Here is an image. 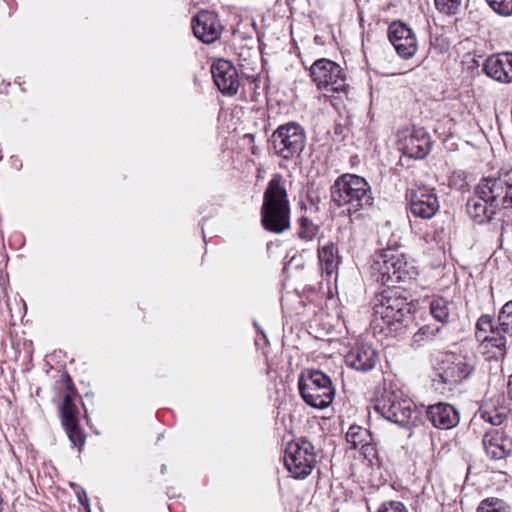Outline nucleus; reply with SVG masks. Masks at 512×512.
<instances>
[{
    "label": "nucleus",
    "instance_id": "nucleus-1",
    "mask_svg": "<svg viewBox=\"0 0 512 512\" xmlns=\"http://www.w3.org/2000/svg\"><path fill=\"white\" fill-rule=\"evenodd\" d=\"M331 201L350 220L360 219L374 206V196L368 181L356 174L345 173L336 178L330 188Z\"/></svg>",
    "mask_w": 512,
    "mask_h": 512
},
{
    "label": "nucleus",
    "instance_id": "nucleus-2",
    "mask_svg": "<svg viewBox=\"0 0 512 512\" xmlns=\"http://www.w3.org/2000/svg\"><path fill=\"white\" fill-rule=\"evenodd\" d=\"M261 223L266 230L274 233L288 229L287 191L285 180L278 173L273 175L264 192Z\"/></svg>",
    "mask_w": 512,
    "mask_h": 512
},
{
    "label": "nucleus",
    "instance_id": "nucleus-3",
    "mask_svg": "<svg viewBox=\"0 0 512 512\" xmlns=\"http://www.w3.org/2000/svg\"><path fill=\"white\" fill-rule=\"evenodd\" d=\"M371 271L376 282L390 288L398 283H406L417 275L416 268L405 255L392 248L383 249L375 255Z\"/></svg>",
    "mask_w": 512,
    "mask_h": 512
},
{
    "label": "nucleus",
    "instance_id": "nucleus-4",
    "mask_svg": "<svg viewBox=\"0 0 512 512\" xmlns=\"http://www.w3.org/2000/svg\"><path fill=\"white\" fill-rule=\"evenodd\" d=\"M411 304L397 289L383 290L375 297L373 306L374 322L381 320L391 330H397L411 314Z\"/></svg>",
    "mask_w": 512,
    "mask_h": 512
},
{
    "label": "nucleus",
    "instance_id": "nucleus-5",
    "mask_svg": "<svg viewBox=\"0 0 512 512\" xmlns=\"http://www.w3.org/2000/svg\"><path fill=\"white\" fill-rule=\"evenodd\" d=\"M301 397L313 408H327L335 396V388L329 376L320 370H307L298 380Z\"/></svg>",
    "mask_w": 512,
    "mask_h": 512
},
{
    "label": "nucleus",
    "instance_id": "nucleus-6",
    "mask_svg": "<svg viewBox=\"0 0 512 512\" xmlns=\"http://www.w3.org/2000/svg\"><path fill=\"white\" fill-rule=\"evenodd\" d=\"M476 366L473 356L447 355L439 365L437 378L433 379V386L436 390H452L471 376Z\"/></svg>",
    "mask_w": 512,
    "mask_h": 512
},
{
    "label": "nucleus",
    "instance_id": "nucleus-7",
    "mask_svg": "<svg viewBox=\"0 0 512 512\" xmlns=\"http://www.w3.org/2000/svg\"><path fill=\"white\" fill-rule=\"evenodd\" d=\"M475 194L498 210L512 207V169L501 171L496 177L482 178Z\"/></svg>",
    "mask_w": 512,
    "mask_h": 512
},
{
    "label": "nucleus",
    "instance_id": "nucleus-8",
    "mask_svg": "<svg viewBox=\"0 0 512 512\" xmlns=\"http://www.w3.org/2000/svg\"><path fill=\"white\" fill-rule=\"evenodd\" d=\"M374 408L382 417L402 427L409 426L417 418L414 403L400 391H386Z\"/></svg>",
    "mask_w": 512,
    "mask_h": 512
},
{
    "label": "nucleus",
    "instance_id": "nucleus-9",
    "mask_svg": "<svg viewBox=\"0 0 512 512\" xmlns=\"http://www.w3.org/2000/svg\"><path fill=\"white\" fill-rule=\"evenodd\" d=\"M310 75L320 90L331 92L344 91L346 75L336 62L322 58L313 63Z\"/></svg>",
    "mask_w": 512,
    "mask_h": 512
},
{
    "label": "nucleus",
    "instance_id": "nucleus-10",
    "mask_svg": "<svg viewBox=\"0 0 512 512\" xmlns=\"http://www.w3.org/2000/svg\"><path fill=\"white\" fill-rule=\"evenodd\" d=\"M66 387L68 392L64 395L63 403L60 409L62 425L66 434L74 446L81 447L84 445V434L78 426V409L74 404V398L77 394L72 384V380L68 374L65 375Z\"/></svg>",
    "mask_w": 512,
    "mask_h": 512
},
{
    "label": "nucleus",
    "instance_id": "nucleus-11",
    "mask_svg": "<svg viewBox=\"0 0 512 512\" xmlns=\"http://www.w3.org/2000/svg\"><path fill=\"white\" fill-rule=\"evenodd\" d=\"M409 212L415 218L429 220L440 209L439 199L435 188L422 186L410 190L407 194Z\"/></svg>",
    "mask_w": 512,
    "mask_h": 512
},
{
    "label": "nucleus",
    "instance_id": "nucleus-12",
    "mask_svg": "<svg viewBox=\"0 0 512 512\" xmlns=\"http://www.w3.org/2000/svg\"><path fill=\"white\" fill-rule=\"evenodd\" d=\"M398 145L402 153L413 159H424L431 151L432 140L422 127H412L398 134Z\"/></svg>",
    "mask_w": 512,
    "mask_h": 512
},
{
    "label": "nucleus",
    "instance_id": "nucleus-13",
    "mask_svg": "<svg viewBox=\"0 0 512 512\" xmlns=\"http://www.w3.org/2000/svg\"><path fill=\"white\" fill-rule=\"evenodd\" d=\"M484 342L497 348L501 355L512 346V300L502 306L498 314V325L492 335L484 338Z\"/></svg>",
    "mask_w": 512,
    "mask_h": 512
},
{
    "label": "nucleus",
    "instance_id": "nucleus-14",
    "mask_svg": "<svg viewBox=\"0 0 512 512\" xmlns=\"http://www.w3.org/2000/svg\"><path fill=\"white\" fill-rule=\"evenodd\" d=\"M388 38L397 54L403 59L413 57L417 51L415 33L405 23L394 21L388 27Z\"/></svg>",
    "mask_w": 512,
    "mask_h": 512
},
{
    "label": "nucleus",
    "instance_id": "nucleus-15",
    "mask_svg": "<svg viewBox=\"0 0 512 512\" xmlns=\"http://www.w3.org/2000/svg\"><path fill=\"white\" fill-rule=\"evenodd\" d=\"M211 73L215 85L225 96L237 94L240 81L237 69L232 63L225 59H218L211 66Z\"/></svg>",
    "mask_w": 512,
    "mask_h": 512
},
{
    "label": "nucleus",
    "instance_id": "nucleus-16",
    "mask_svg": "<svg viewBox=\"0 0 512 512\" xmlns=\"http://www.w3.org/2000/svg\"><path fill=\"white\" fill-rule=\"evenodd\" d=\"M192 29L199 40L204 43H213L220 37L222 25L214 12L200 11L192 20Z\"/></svg>",
    "mask_w": 512,
    "mask_h": 512
},
{
    "label": "nucleus",
    "instance_id": "nucleus-17",
    "mask_svg": "<svg viewBox=\"0 0 512 512\" xmlns=\"http://www.w3.org/2000/svg\"><path fill=\"white\" fill-rule=\"evenodd\" d=\"M379 360L378 353L368 343H357L345 356V363L348 367L368 372L372 370Z\"/></svg>",
    "mask_w": 512,
    "mask_h": 512
},
{
    "label": "nucleus",
    "instance_id": "nucleus-18",
    "mask_svg": "<svg viewBox=\"0 0 512 512\" xmlns=\"http://www.w3.org/2000/svg\"><path fill=\"white\" fill-rule=\"evenodd\" d=\"M484 72L501 83L512 82V53L504 52L489 56L483 65Z\"/></svg>",
    "mask_w": 512,
    "mask_h": 512
},
{
    "label": "nucleus",
    "instance_id": "nucleus-19",
    "mask_svg": "<svg viewBox=\"0 0 512 512\" xmlns=\"http://www.w3.org/2000/svg\"><path fill=\"white\" fill-rule=\"evenodd\" d=\"M426 414L432 424L439 429H452L460 421L458 410L448 403L439 402L430 405Z\"/></svg>",
    "mask_w": 512,
    "mask_h": 512
},
{
    "label": "nucleus",
    "instance_id": "nucleus-20",
    "mask_svg": "<svg viewBox=\"0 0 512 512\" xmlns=\"http://www.w3.org/2000/svg\"><path fill=\"white\" fill-rule=\"evenodd\" d=\"M502 401L501 396L485 401L478 411L480 417L493 426L501 425L508 415V410Z\"/></svg>",
    "mask_w": 512,
    "mask_h": 512
},
{
    "label": "nucleus",
    "instance_id": "nucleus-21",
    "mask_svg": "<svg viewBox=\"0 0 512 512\" xmlns=\"http://www.w3.org/2000/svg\"><path fill=\"white\" fill-rule=\"evenodd\" d=\"M290 474L294 478H304L308 476L316 462V454L313 450H295V454L290 457Z\"/></svg>",
    "mask_w": 512,
    "mask_h": 512
},
{
    "label": "nucleus",
    "instance_id": "nucleus-22",
    "mask_svg": "<svg viewBox=\"0 0 512 512\" xmlns=\"http://www.w3.org/2000/svg\"><path fill=\"white\" fill-rule=\"evenodd\" d=\"M466 208L470 217L478 223L491 220L498 211L496 207H492L475 193L474 196L467 201Z\"/></svg>",
    "mask_w": 512,
    "mask_h": 512
},
{
    "label": "nucleus",
    "instance_id": "nucleus-23",
    "mask_svg": "<svg viewBox=\"0 0 512 512\" xmlns=\"http://www.w3.org/2000/svg\"><path fill=\"white\" fill-rule=\"evenodd\" d=\"M346 440L351 448H368L376 445L372 433L361 426L352 425L346 433Z\"/></svg>",
    "mask_w": 512,
    "mask_h": 512
},
{
    "label": "nucleus",
    "instance_id": "nucleus-24",
    "mask_svg": "<svg viewBox=\"0 0 512 512\" xmlns=\"http://www.w3.org/2000/svg\"><path fill=\"white\" fill-rule=\"evenodd\" d=\"M318 257L322 270L327 275H331L337 269L339 264V256L336 245L332 243L324 245L319 249Z\"/></svg>",
    "mask_w": 512,
    "mask_h": 512
},
{
    "label": "nucleus",
    "instance_id": "nucleus-25",
    "mask_svg": "<svg viewBox=\"0 0 512 512\" xmlns=\"http://www.w3.org/2000/svg\"><path fill=\"white\" fill-rule=\"evenodd\" d=\"M269 149L272 153L287 159L284 152L288 149V123L280 125L269 140Z\"/></svg>",
    "mask_w": 512,
    "mask_h": 512
},
{
    "label": "nucleus",
    "instance_id": "nucleus-26",
    "mask_svg": "<svg viewBox=\"0 0 512 512\" xmlns=\"http://www.w3.org/2000/svg\"><path fill=\"white\" fill-rule=\"evenodd\" d=\"M485 452L487 455L486 466L493 472L505 473L510 450H485Z\"/></svg>",
    "mask_w": 512,
    "mask_h": 512
},
{
    "label": "nucleus",
    "instance_id": "nucleus-27",
    "mask_svg": "<svg viewBox=\"0 0 512 512\" xmlns=\"http://www.w3.org/2000/svg\"><path fill=\"white\" fill-rule=\"evenodd\" d=\"M306 144V134L304 129L295 122L290 121V157L294 154L297 156L305 148Z\"/></svg>",
    "mask_w": 512,
    "mask_h": 512
},
{
    "label": "nucleus",
    "instance_id": "nucleus-28",
    "mask_svg": "<svg viewBox=\"0 0 512 512\" xmlns=\"http://www.w3.org/2000/svg\"><path fill=\"white\" fill-rule=\"evenodd\" d=\"M449 305V302L442 297L433 299L430 303L433 318L440 323L447 322L450 314Z\"/></svg>",
    "mask_w": 512,
    "mask_h": 512
},
{
    "label": "nucleus",
    "instance_id": "nucleus-29",
    "mask_svg": "<svg viewBox=\"0 0 512 512\" xmlns=\"http://www.w3.org/2000/svg\"><path fill=\"white\" fill-rule=\"evenodd\" d=\"M441 330L440 326L423 325L412 337V346L420 347L424 342L432 340Z\"/></svg>",
    "mask_w": 512,
    "mask_h": 512
},
{
    "label": "nucleus",
    "instance_id": "nucleus-30",
    "mask_svg": "<svg viewBox=\"0 0 512 512\" xmlns=\"http://www.w3.org/2000/svg\"><path fill=\"white\" fill-rule=\"evenodd\" d=\"M477 512H510L507 504L495 497L486 498L481 501Z\"/></svg>",
    "mask_w": 512,
    "mask_h": 512
},
{
    "label": "nucleus",
    "instance_id": "nucleus-31",
    "mask_svg": "<svg viewBox=\"0 0 512 512\" xmlns=\"http://www.w3.org/2000/svg\"><path fill=\"white\" fill-rule=\"evenodd\" d=\"M482 443L484 448H505L506 446L503 434L495 429L485 433Z\"/></svg>",
    "mask_w": 512,
    "mask_h": 512
},
{
    "label": "nucleus",
    "instance_id": "nucleus-32",
    "mask_svg": "<svg viewBox=\"0 0 512 512\" xmlns=\"http://www.w3.org/2000/svg\"><path fill=\"white\" fill-rule=\"evenodd\" d=\"M436 9L446 15H455L458 13L461 0H434Z\"/></svg>",
    "mask_w": 512,
    "mask_h": 512
},
{
    "label": "nucleus",
    "instance_id": "nucleus-33",
    "mask_svg": "<svg viewBox=\"0 0 512 512\" xmlns=\"http://www.w3.org/2000/svg\"><path fill=\"white\" fill-rule=\"evenodd\" d=\"M486 2L498 15L504 17L512 15V0H486Z\"/></svg>",
    "mask_w": 512,
    "mask_h": 512
},
{
    "label": "nucleus",
    "instance_id": "nucleus-34",
    "mask_svg": "<svg viewBox=\"0 0 512 512\" xmlns=\"http://www.w3.org/2000/svg\"><path fill=\"white\" fill-rule=\"evenodd\" d=\"M299 224L300 230L298 232V236L304 240H311L315 236L316 226L310 219L304 216L299 219Z\"/></svg>",
    "mask_w": 512,
    "mask_h": 512
},
{
    "label": "nucleus",
    "instance_id": "nucleus-35",
    "mask_svg": "<svg viewBox=\"0 0 512 512\" xmlns=\"http://www.w3.org/2000/svg\"><path fill=\"white\" fill-rule=\"evenodd\" d=\"M377 512H408V510L402 502L391 500L383 502Z\"/></svg>",
    "mask_w": 512,
    "mask_h": 512
},
{
    "label": "nucleus",
    "instance_id": "nucleus-36",
    "mask_svg": "<svg viewBox=\"0 0 512 512\" xmlns=\"http://www.w3.org/2000/svg\"><path fill=\"white\" fill-rule=\"evenodd\" d=\"M476 327L480 331H490V335H492V331L495 330L496 326L493 325V318L490 315L484 314L482 315L477 323Z\"/></svg>",
    "mask_w": 512,
    "mask_h": 512
},
{
    "label": "nucleus",
    "instance_id": "nucleus-37",
    "mask_svg": "<svg viewBox=\"0 0 512 512\" xmlns=\"http://www.w3.org/2000/svg\"><path fill=\"white\" fill-rule=\"evenodd\" d=\"M467 18H468V21L477 25V26H480L482 25L483 21H484V17L482 15V12L475 8V9H470L467 13Z\"/></svg>",
    "mask_w": 512,
    "mask_h": 512
},
{
    "label": "nucleus",
    "instance_id": "nucleus-38",
    "mask_svg": "<svg viewBox=\"0 0 512 512\" xmlns=\"http://www.w3.org/2000/svg\"><path fill=\"white\" fill-rule=\"evenodd\" d=\"M294 293L300 299V303H302L304 305L305 302L303 299L305 298L306 300H309L310 295L314 293V288L310 285H305V287L302 289V291H300L298 288H295Z\"/></svg>",
    "mask_w": 512,
    "mask_h": 512
},
{
    "label": "nucleus",
    "instance_id": "nucleus-39",
    "mask_svg": "<svg viewBox=\"0 0 512 512\" xmlns=\"http://www.w3.org/2000/svg\"><path fill=\"white\" fill-rule=\"evenodd\" d=\"M290 265H293L296 270L303 269L305 266V260L303 259V255L301 254L300 257H291Z\"/></svg>",
    "mask_w": 512,
    "mask_h": 512
},
{
    "label": "nucleus",
    "instance_id": "nucleus-40",
    "mask_svg": "<svg viewBox=\"0 0 512 512\" xmlns=\"http://www.w3.org/2000/svg\"><path fill=\"white\" fill-rule=\"evenodd\" d=\"M345 130H346V127L344 124L342 123H338L336 122L334 124V127H333V133L335 136H338V137H344V133H345Z\"/></svg>",
    "mask_w": 512,
    "mask_h": 512
},
{
    "label": "nucleus",
    "instance_id": "nucleus-41",
    "mask_svg": "<svg viewBox=\"0 0 512 512\" xmlns=\"http://www.w3.org/2000/svg\"><path fill=\"white\" fill-rule=\"evenodd\" d=\"M283 404H284L283 402H280V403H279V406H278V408H277V409H278V412H277V421H278V422L280 421V422L284 425V424H285V417H286V415H285V413H284V414L281 416V410H285V408H282V405H283Z\"/></svg>",
    "mask_w": 512,
    "mask_h": 512
},
{
    "label": "nucleus",
    "instance_id": "nucleus-42",
    "mask_svg": "<svg viewBox=\"0 0 512 512\" xmlns=\"http://www.w3.org/2000/svg\"><path fill=\"white\" fill-rule=\"evenodd\" d=\"M279 244L278 243H275V242H269L268 245H267V250L269 252V254H272V250L274 247H278Z\"/></svg>",
    "mask_w": 512,
    "mask_h": 512
},
{
    "label": "nucleus",
    "instance_id": "nucleus-43",
    "mask_svg": "<svg viewBox=\"0 0 512 512\" xmlns=\"http://www.w3.org/2000/svg\"><path fill=\"white\" fill-rule=\"evenodd\" d=\"M288 463H289V460H288V450H285V453H284V456H283V464L284 466L288 469Z\"/></svg>",
    "mask_w": 512,
    "mask_h": 512
},
{
    "label": "nucleus",
    "instance_id": "nucleus-44",
    "mask_svg": "<svg viewBox=\"0 0 512 512\" xmlns=\"http://www.w3.org/2000/svg\"><path fill=\"white\" fill-rule=\"evenodd\" d=\"M508 394L512 398V375L509 377L508 380Z\"/></svg>",
    "mask_w": 512,
    "mask_h": 512
},
{
    "label": "nucleus",
    "instance_id": "nucleus-45",
    "mask_svg": "<svg viewBox=\"0 0 512 512\" xmlns=\"http://www.w3.org/2000/svg\"><path fill=\"white\" fill-rule=\"evenodd\" d=\"M305 442H306L305 440H302V443L300 444L299 442H294V440H290V446L294 443L295 448L300 449V448H303L302 445H304Z\"/></svg>",
    "mask_w": 512,
    "mask_h": 512
},
{
    "label": "nucleus",
    "instance_id": "nucleus-46",
    "mask_svg": "<svg viewBox=\"0 0 512 512\" xmlns=\"http://www.w3.org/2000/svg\"><path fill=\"white\" fill-rule=\"evenodd\" d=\"M260 333H261V339L264 341V343L266 344L267 343V337H266V334L264 333L263 330L259 329Z\"/></svg>",
    "mask_w": 512,
    "mask_h": 512
},
{
    "label": "nucleus",
    "instance_id": "nucleus-47",
    "mask_svg": "<svg viewBox=\"0 0 512 512\" xmlns=\"http://www.w3.org/2000/svg\"><path fill=\"white\" fill-rule=\"evenodd\" d=\"M287 268H288V262H284V264H283V273L286 272Z\"/></svg>",
    "mask_w": 512,
    "mask_h": 512
},
{
    "label": "nucleus",
    "instance_id": "nucleus-48",
    "mask_svg": "<svg viewBox=\"0 0 512 512\" xmlns=\"http://www.w3.org/2000/svg\"><path fill=\"white\" fill-rule=\"evenodd\" d=\"M260 340H261V339H260V338H258V337L255 339V344H256V346H258V347L261 345V344H260Z\"/></svg>",
    "mask_w": 512,
    "mask_h": 512
},
{
    "label": "nucleus",
    "instance_id": "nucleus-49",
    "mask_svg": "<svg viewBox=\"0 0 512 512\" xmlns=\"http://www.w3.org/2000/svg\"><path fill=\"white\" fill-rule=\"evenodd\" d=\"M281 167H286L285 164H283L282 162L279 164Z\"/></svg>",
    "mask_w": 512,
    "mask_h": 512
},
{
    "label": "nucleus",
    "instance_id": "nucleus-50",
    "mask_svg": "<svg viewBox=\"0 0 512 512\" xmlns=\"http://www.w3.org/2000/svg\"><path fill=\"white\" fill-rule=\"evenodd\" d=\"M276 392H277V394H280V389H279V388H277V389H276Z\"/></svg>",
    "mask_w": 512,
    "mask_h": 512
},
{
    "label": "nucleus",
    "instance_id": "nucleus-51",
    "mask_svg": "<svg viewBox=\"0 0 512 512\" xmlns=\"http://www.w3.org/2000/svg\"><path fill=\"white\" fill-rule=\"evenodd\" d=\"M2 159V157L0 156V160Z\"/></svg>",
    "mask_w": 512,
    "mask_h": 512
}]
</instances>
